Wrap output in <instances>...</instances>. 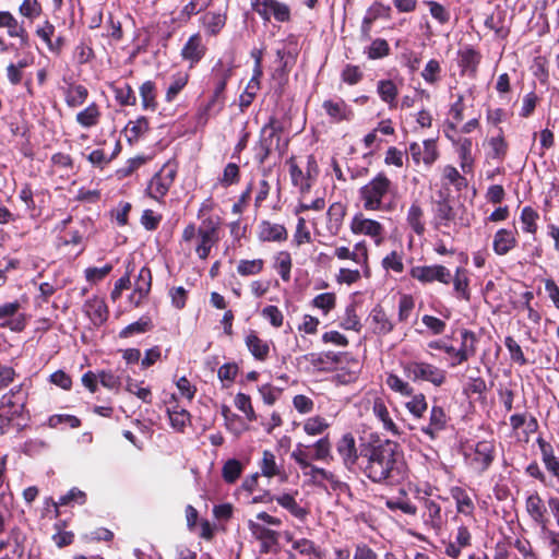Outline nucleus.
<instances>
[{
    "label": "nucleus",
    "mask_w": 559,
    "mask_h": 559,
    "mask_svg": "<svg viewBox=\"0 0 559 559\" xmlns=\"http://www.w3.org/2000/svg\"><path fill=\"white\" fill-rule=\"evenodd\" d=\"M504 345L508 348L511 359L520 365H526L527 360L522 352L521 346L515 342L512 336H507Z\"/></svg>",
    "instance_id": "60"
},
{
    "label": "nucleus",
    "mask_w": 559,
    "mask_h": 559,
    "mask_svg": "<svg viewBox=\"0 0 559 559\" xmlns=\"http://www.w3.org/2000/svg\"><path fill=\"white\" fill-rule=\"evenodd\" d=\"M373 332L380 335L390 333L393 330V324L388 318L386 313L379 307L372 309L370 313Z\"/></svg>",
    "instance_id": "28"
},
{
    "label": "nucleus",
    "mask_w": 559,
    "mask_h": 559,
    "mask_svg": "<svg viewBox=\"0 0 559 559\" xmlns=\"http://www.w3.org/2000/svg\"><path fill=\"white\" fill-rule=\"evenodd\" d=\"M406 408L414 417H423L424 413L427 411V402L425 395H414L412 400L406 403Z\"/></svg>",
    "instance_id": "55"
},
{
    "label": "nucleus",
    "mask_w": 559,
    "mask_h": 559,
    "mask_svg": "<svg viewBox=\"0 0 559 559\" xmlns=\"http://www.w3.org/2000/svg\"><path fill=\"white\" fill-rule=\"evenodd\" d=\"M485 26L495 32L499 38H506L509 35V28L503 25V19H496L492 14L485 20Z\"/></svg>",
    "instance_id": "62"
},
{
    "label": "nucleus",
    "mask_w": 559,
    "mask_h": 559,
    "mask_svg": "<svg viewBox=\"0 0 559 559\" xmlns=\"http://www.w3.org/2000/svg\"><path fill=\"white\" fill-rule=\"evenodd\" d=\"M435 225L437 228L440 226H449L450 222L454 219L455 213L447 199L439 200L435 203Z\"/></svg>",
    "instance_id": "26"
},
{
    "label": "nucleus",
    "mask_w": 559,
    "mask_h": 559,
    "mask_svg": "<svg viewBox=\"0 0 559 559\" xmlns=\"http://www.w3.org/2000/svg\"><path fill=\"white\" fill-rule=\"evenodd\" d=\"M322 106L325 112L335 121L349 120L352 117V111L343 100H325Z\"/></svg>",
    "instance_id": "30"
},
{
    "label": "nucleus",
    "mask_w": 559,
    "mask_h": 559,
    "mask_svg": "<svg viewBox=\"0 0 559 559\" xmlns=\"http://www.w3.org/2000/svg\"><path fill=\"white\" fill-rule=\"evenodd\" d=\"M242 472V465L236 459L228 460L222 471L223 478L226 483L233 484L235 483Z\"/></svg>",
    "instance_id": "47"
},
{
    "label": "nucleus",
    "mask_w": 559,
    "mask_h": 559,
    "mask_svg": "<svg viewBox=\"0 0 559 559\" xmlns=\"http://www.w3.org/2000/svg\"><path fill=\"white\" fill-rule=\"evenodd\" d=\"M218 227V221L213 217L203 219L199 227L189 224L182 231V240L189 242L197 239L195 253L200 259L205 260L219 239Z\"/></svg>",
    "instance_id": "2"
},
{
    "label": "nucleus",
    "mask_w": 559,
    "mask_h": 559,
    "mask_svg": "<svg viewBox=\"0 0 559 559\" xmlns=\"http://www.w3.org/2000/svg\"><path fill=\"white\" fill-rule=\"evenodd\" d=\"M281 132L282 126L275 117H271L269 122L261 129L259 143L254 147V158L260 165L266 162L273 151H277L280 156L283 155Z\"/></svg>",
    "instance_id": "4"
},
{
    "label": "nucleus",
    "mask_w": 559,
    "mask_h": 559,
    "mask_svg": "<svg viewBox=\"0 0 559 559\" xmlns=\"http://www.w3.org/2000/svg\"><path fill=\"white\" fill-rule=\"evenodd\" d=\"M253 10L265 21L274 16L278 22H285L290 16L289 8L276 0H257L253 3Z\"/></svg>",
    "instance_id": "10"
},
{
    "label": "nucleus",
    "mask_w": 559,
    "mask_h": 559,
    "mask_svg": "<svg viewBox=\"0 0 559 559\" xmlns=\"http://www.w3.org/2000/svg\"><path fill=\"white\" fill-rule=\"evenodd\" d=\"M236 407L242 412L249 420L255 419V413L251 405L250 396L243 393H238L235 397Z\"/></svg>",
    "instance_id": "61"
},
{
    "label": "nucleus",
    "mask_w": 559,
    "mask_h": 559,
    "mask_svg": "<svg viewBox=\"0 0 559 559\" xmlns=\"http://www.w3.org/2000/svg\"><path fill=\"white\" fill-rule=\"evenodd\" d=\"M465 270L457 267L455 277L453 280L454 290L460 294L463 298L468 299V278L465 274Z\"/></svg>",
    "instance_id": "57"
},
{
    "label": "nucleus",
    "mask_w": 559,
    "mask_h": 559,
    "mask_svg": "<svg viewBox=\"0 0 559 559\" xmlns=\"http://www.w3.org/2000/svg\"><path fill=\"white\" fill-rule=\"evenodd\" d=\"M240 178V169L239 166L235 163H228L223 171L222 177L219 178V182L223 187H229L239 181Z\"/></svg>",
    "instance_id": "52"
},
{
    "label": "nucleus",
    "mask_w": 559,
    "mask_h": 559,
    "mask_svg": "<svg viewBox=\"0 0 559 559\" xmlns=\"http://www.w3.org/2000/svg\"><path fill=\"white\" fill-rule=\"evenodd\" d=\"M336 449L343 460L344 465L350 469L358 460L356 443L353 435L345 433L338 441Z\"/></svg>",
    "instance_id": "18"
},
{
    "label": "nucleus",
    "mask_w": 559,
    "mask_h": 559,
    "mask_svg": "<svg viewBox=\"0 0 559 559\" xmlns=\"http://www.w3.org/2000/svg\"><path fill=\"white\" fill-rule=\"evenodd\" d=\"M313 460L329 462L331 455V442L328 437L319 439L314 444Z\"/></svg>",
    "instance_id": "53"
},
{
    "label": "nucleus",
    "mask_w": 559,
    "mask_h": 559,
    "mask_svg": "<svg viewBox=\"0 0 559 559\" xmlns=\"http://www.w3.org/2000/svg\"><path fill=\"white\" fill-rule=\"evenodd\" d=\"M262 50L253 49L251 51V57L254 59L253 74L248 84V88H260V78L262 76Z\"/></svg>",
    "instance_id": "51"
},
{
    "label": "nucleus",
    "mask_w": 559,
    "mask_h": 559,
    "mask_svg": "<svg viewBox=\"0 0 559 559\" xmlns=\"http://www.w3.org/2000/svg\"><path fill=\"white\" fill-rule=\"evenodd\" d=\"M176 174V166L171 163H166L162 169L151 179L147 187L148 194L155 200L163 198L173 185Z\"/></svg>",
    "instance_id": "7"
},
{
    "label": "nucleus",
    "mask_w": 559,
    "mask_h": 559,
    "mask_svg": "<svg viewBox=\"0 0 559 559\" xmlns=\"http://www.w3.org/2000/svg\"><path fill=\"white\" fill-rule=\"evenodd\" d=\"M462 344L460 349H456L455 353V361L451 362L452 367H455L465 360H467L471 356L475 355L476 352V336L472 331L463 330L462 331Z\"/></svg>",
    "instance_id": "20"
},
{
    "label": "nucleus",
    "mask_w": 559,
    "mask_h": 559,
    "mask_svg": "<svg viewBox=\"0 0 559 559\" xmlns=\"http://www.w3.org/2000/svg\"><path fill=\"white\" fill-rule=\"evenodd\" d=\"M526 511L528 515L532 518V520L537 523L538 525H542L543 527L547 524L546 519V507L544 504V501L542 500L540 496L537 492H534L526 498Z\"/></svg>",
    "instance_id": "21"
},
{
    "label": "nucleus",
    "mask_w": 559,
    "mask_h": 559,
    "mask_svg": "<svg viewBox=\"0 0 559 559\" xmlns=\"http://www.w3.org/2000/svg\"><path fill=\"white\" fill-rule=\"evenodd\" d=\"M493 451L495 447L490 441L477 442L471 461L474 468L478 472H485L493 461Z\"/></svg>",
    "instance_id": "15"
},
{
    "label": "nucleus",
    "mask_w": 559,
    "mask_h": 559,
    "mask_svg": "<svg viewBox=\"0 0 559 559\" xmlns=\"http://www.w3.org/2000/svg\"><path fill=\"white\" fill-rule=\"evenodd\" d=\"M390 52L389 44L385 39H374L368 48V57L370 59H379L388 56Z\"/></svg>",
    "instance_id": "58"
},
{
    "label": "nucleus",
    "mask_w": 559,
    "mask_h": 559,
    "mask_svg": "<svg viewBox=\"0 0 559 559\" xmlns=\"http://www.w3.org/2000/svg\"><path fill=\"white\" fill-rule=\"evenodd\" d=\"M206 48L202 44L200 34L192 35L185 44L181 56L185 60L189 61L191 66L198 63L205 55Z\"/></svg>",
    "instance_id": "19"
},
{
    "label": "nucleus",
    "mask_w": 559,
    "mask_h": 559,
    "mask_svg": "<svg viewBox=\"0 0 559 559\" xmlns=\"http://www.w3.org/2000/svg\"><path fill=\"white\" fill-rule=\"evenodd\" d=\"M87 88L83 85H74L69 87L66 102L70 107L81 106L87 98Z\"/></svg>",
    "instance_id": "45"
},
{
    "label": "nucleus",
    "mask_w": 559,
    "mask_h": 559,
    "mask_svg": "<svg viewBox=\"0 0 559 559\" xmlns=\"http://www.w3.org/2000/svg\"><path fill=\"white\" fill-rule=\"evenodd\" d=\"M378 93L380 98L390 105L391 108L396 106L397 87L391 80H382L378 82Z\"/></svg>",
    "instance_id": "36"
},
{
    "label": "nucleus",
    "mask_w": 559,
    "mask_h": 559,
    "mask_svg": "<svg viewBox=\"0 0 559 559\" xmlns=\"http://www.w3.org/2000/svg\"><path fill=\"white\" fill-rule=\"evenodd\" d=\"M451 496L456 502V510L463 514H471L474 510V503L469 495L461 487H453Z\"/></svg>",
    "instance_id": "33"
},
{
    "label": "nucleus",
    "mask_w": 559,
    "mask_h": 559,
    "mask_svg": "<svg viewBox=\"0 0 559 559\" xmlns=\"http://www.w3.org/2000/svg\"><path fill=\"white\" fill-rule=\"evenodd\" d=\"M289 175L294 186L299 187L301 193L309 192L311 185L309 182V175L305 176L299 166L295 163L294 158L288 159Z\"/></svg>",
    "instance_id": "32"
},
{
    "label": "nucleus",
    "mask_w": 559,
    "mask_h": 559,
    "mask_svg": "<svg viewBox=\"0 0 559 559\" xmlns=\"http://www.w3.org/2000/svg\"><path fill=\"white\" fill-rule=\"evenodd\" d=\"M424 508L425 511L423 513V518L425 524L436 532L440 531L443 524V519L439 503L431 499H425Z\"/></svg>",
    "instance_id": "22"
},
{
    "label": "nucleus",
    "mask_w": 559,
    "mask_h": 559,
    "mask_svg": "<svg viewBox=\"0 0 559 559\" xmlns=\"http://www.w3.org/2000/svg\"><path fill=\"white\" fill-rule=\"evenodd\" d=\"M126 389L131 394L136 395L144 403L152 402V394H151L150 389L141 386L138 382H135L131 378L127 379Z\"/></svg>",
    "instance_id": "59"
},
{
    "label": "nucleus",
    "mask_w": 559,
    "mask_h": 559,
    "mask_svg": "<svg viewBox=\"0 0 559 559\" xmlns=\"http://www.w3.org/2000/svg\"><path fill=\"white\" fill-rule=\"evenodd\" d=\"M346 214V206L341 202L332 203L326 212V222L322 227H317L316 233L319 236L332 238L336 236L343 225Z\"/></svg>",
    "instance_id": "8"
},
{
    "label": "nucleus",
    "mask_w": 559,
    "mask_h": 559,
    "mask_svg": "<svg viewBox=\"0 0 559 559\" xmlns=\"http://www.w3.org/2000/svg\"><path fill=\"white\" fill-rule=\"evenodd\" d=\"M275 500L280 506L288 510L294 516L298 519H305L308 513L307 510L300 507L295 498L289 493L277 496Z\"/></svg>",
    "instance_id": "38"
},
{
    "label": "nucleus",
    "mask_w": 559,
    "mask_h": 559,
    "mask_svg": "<svg viewBox=\"0 0 559 559\" xmlns=\"http://www.w3.org/2000/svg\"><path fill=\"white\" fill-rule=\"evenodd\" d=\"M382 266L385 270H392L396 273H402L404 270L402 254L396 251H392L383 258Z\"/></svg>",
    "instance_id": "63"
},
{
    "label": "nucleus",
    "mask_w": 559,
    "mask_h": 559,
    "mask_svg": "<svg viewBox=\"0 0 559 559\" xmlns=\"http://www.w3.org/2000/svg\"><path fill=\"white\" fill-rule=\"evenodd\" d=\"M100 112L98 106L93 103L84 110L78 112L76 122L83 128H92L99 121Z\"/></svg>",
    "instance_id": "35"
},
{
    "label": "nucleus",
    "mask_w": 559,
    "mask_h": 559,
    "mask_svg": "<svg viewBox=\"0 0 559 559\" xmlns=\"http://www.w3.org/2000/svg\"><path fill=\"white\" fill-rule=\"evenodd\" d=\"M246 345L257 360L264 361L270 354L267 342L261 340L253 331L246 336Z\"/></svg>",
    "instance_id": "27"
},
{
    "label": "nucleus",
    "mask_w": 559,
    "mask_h": 559,
    "mask_svg": "<svg viewBox=\"0 0 559 559\" xmlns=\"http://www.w3.org/2000/svg\"><path fill=\"white\" fill-rule=\"evenodd\" d=\"M264 261L262 259L240 260L237 265V272L241 276L257 275L262 272Z\"/></svg>",
    "instance_id": "43"
},
{
    "label": "nucleus",
    "mask_w": 559,
    "mask_h": 559,
    "mask_svg": "<svg viewBox=\"0 0 559 559\" xmlns=\"http://www.w3.org/2000/svg\"><path fill=\"white\" fill-rule=\"evenodd\" d=\"M392 191V181L384 173H379L374 178L364 185L358 193L362 207L366 211H383L389 209L385 204V200Z\"/></svg>",
    "instance_id": "3"
},
{
    "label": "nucleus",
    "mask_w": 559,
    "mask_h": 559,
    "mask_svg": "<svg viewBox=\"0 0 559 559\" xmlns=\"http://www.w3.org/2000/svg\"><path fill=\"white\" fill-rule=\"evenodd\" d=\"M152 328L151 321L147 318H141L139 321L127 325L120 331L119 336L121 338H128L134 334H141L148 331Z\"/></svg>",
    "instance_id": "49"
},
{
    "label": "nucleus",
    "mask_w": 559,
    "mask_h": 559,
    "mask_svg": "<svg viewBox=\"0 0 559 559\" xmlns=\"http://www.w3.org/2000/svg\"><path fill=\"white\" fill-rule=\"evenodd\" d=\"M405 376L412 381H427L440 386L445 381V371L424 361H407L403 365Z\"/></svg>",
    "instance_id": "5"
},
{
    "label": "nucleus",
    "mask_w": 559,
    "mask_h": 559,
    "mask_svg": "<svg viewBox=\"0 0 559 559\" xmlns=\"http://www.w3.org/2000/svg\"><path fill=\"white\" fill-rule=\"evenodd\" d=\"M85 311L95 323H103L107 320L108 309L104 300L93 298L86 301Z\"/></svg>",
    "instance_id": "29"
},
{
    "label": "nucleus",
    "mask_w": 559,
    "mask_h": 559,
    "mask_svg": "<svg viewBox=\"0 0 559 559\" xmlns=\"http://www.w3.org/2000/svg\"><path fill=\"white\" fill-rule=\"evenodd\" d=\"M248 527L252 536L260 542V552L267 554L278 543V533L254 521H249Z\"/></svg>",
    "instance_id": "14"
},
{
    "label": "nucleus",
    "mask_w": 559,
    "mask_h": 559,
    "mask_svg": "<svg viewBox=\"0 0 559 559\" xmlns=\"http://www.w3.org/2000/svg\"><path fill=\"white\" fill-rule=\"evenodd\" d=\"M328 421L320 417L313 416L308 418L304 424V430L309 436H318L329 428Z\"/></svg>",
    "instance_id": "50"
},
{
    "label": "nucleus",
    "mask_w": 559,
    "mask_h": 559,
    "mask_svg": "<svg viewBox=\"0 0 559 559\" xmlns=\"http://www.w3.org/2000/svg\"><path fill=\"white\" fill-rule=\"evenodd\" d=\"M538 213L532 209L531 206H525L521 212V223H522V229L525 233L528 234H536L537 230V219H538Z\"/></svg>",
    "instance_id": "42"
},
{
    "label": "nucleus",
    "mask_w": 559,
    "mask_h": 559,
    "mask_svg": "<svg viewBox=\"0 0 559 559\" xmlns=\"http://www.w3.org/2000/svg\"><path fill=\"white\" fill-rule=\"evenodd\" d=\"M424 211L421 206L414 202L407 212V223L411 228L418 235L421 236L425 233V224L423 222Z\"/></svg>",
    "instance_id": "31"
},
{
    "label": "nucleus",
    "mask_w": 559,
    "mask_h": 559,
    "mask_svg": "<svg viewBox=\"0 0 559 559\" xmlns=\"http://www.w3.org/2000/svg\"><path fill=\"white\" fill-rule=\"evenodd\" d=\"M443 176L457 190H461L467 185L466 179L463 176H461L457 169L453 166H445L443 169Z\"/></svg>",
    "instance_id": "64"
},
{
    "label": "nucleus",
    "mask_w": 559,
    "mask_h": 559,
    "mask_svg": "<svg viewBox=\"0 0 559 559\" xmlns=\"http://www.w3.org/2000/svg\"><path fill=\"white\" fill-rule=\"evenodd\" d=\"M361 456L366 459L364 473L373 483L394 481L402 474L395 442L385 440L378 444H368Z\"/></svg>",
    "instance_id": "1"
},
{
    "label": "nucleus",
    "mask_w": 559,
    "mask_h": 559,
    "mask_svg": "<svg viewBox=\"0 0 559 559\" xmlns=\"http://www.w3.org/2000/svg\"><path fill=\"white\" fill-rule=\"evenodd\" d=\"M373 413L377 416V418H379L382 421L383 428L386 431H390L394 436L400 435V430H399L397 426L395 425V423L390 417L389 411L383 402H381V401L374 402Z\"/></svg>",
    "instance_id": "34"
},
{
    "label": "nucleus",
    "mask_w": 559,
    "mask_h": 559,
    "mask_svg": "<svg viewBox=\"0 0 559 559\" xmlns=\"http://www.w3.org/2000/svg\"><path fill=\"white\" fill-rule=\"evenodd\" d=\"M26 403V395L21 386L12 389L0 399V419L7 423L21 417Z\"/></svg>",
    "instance_id": "6"
},
{
    "label": "nucleus",
    "mask_w": 559,
    "mask_h": 559,
    "mask_svg": "<svg viewBox=\"0 0 559 559\" xmlns=\"http://www.w3.org/2000/svg\"><path fill=\"white\" fill-rule=\"evenodd\" d=\"M152 285V274L148 267H142L135 281L134 290L130 296L131 302L139 307L147 297Z\"/></svg>",
    "instance_id": "17"
},
{
    "label": "nucleus",
    "mask_w": 559,
    "mask_h": 559,
    "mask_svg": "<svg viewBox=\"0 0 559 559\" xmlns=\"http://www.w3.org/2000/svg\"><path fill=\"white\" fill-rule=\"evenodd\" d=\"M257 235L263 242H283L287 240L288 233L284 225L272 223L270 221H261L257 228Z\"/></svg>",
    "instance_id": "13"
},
{
    "label": "nucleus",
    "mask_w": 559,
    "mask_h": 559,
    "mask_svg": "<svg viewBox=\"0 0 559 559\" xmlns=\"http://www.w3.org/2000/svg\"><path fill=\"white\" fill-rule=\"evenodd\" d=\"M411 276L421 283L438 281L442 284H449L452 277L450 271L439 264L414 266L411 270Z\"/></svg>",
    "instance_id": "9"
},
{
    "label": "nucleus",
    "mask_w": 559,
    "mask_h": 559,
    "mask_svg": "<svg viewBox=\"0 0 559 559\" xmlns=\"http://www.w3.org/2000/svg\"><path fill=\"white\" fill-rule=\"evenodd\" d=\"M350 230L356 235H366L373 238L377 245L382 241L383 226L378 221L367 218L362 214L354 216Z\"/></svg>",
    "instance_id": "11"
},
{
    "label": "nucleus",
    "mask_w": 559,
    "mask_h": 559,
    "mask_svg": "<svg viewBox=\"0 0 559 559\" xmlns=\"http://www.w3.org/2000/svg\"><path fill=\"white\" fill-rule=\"evenodd\" d=\"M226 16L219 13H206L203 16V24L210 35H216L224 27Z\"/></svg>",
    "instance_id": "44"
},
{
    "label": "nucleus",
    "mask_w": 559,
    "mask_h": 559,
    "mask_svg": "<svg viewBox=\"0 0 559 559\" xmlns=\"http://www.w3.org/2000/svg\"><path fill=\"white\" fill-rule=\"evenodd\" d=\"M189 75L186 72H178L177 74L173 75L171 82L166 92V100L169 103L173 102L187 85Z\"/></svg>",
    "instance_id": "40"
},
{
    "label": "nucleus",
    "mask_w": 559,
    "mask_h": 559,
    "mask_svg": "<svg viewBox=\"0 0 559 559\" xmlns=\"http://www.w3.org/2000/svg\"><path fill=\"white\" fill-rule=\"evenodd\" d=\"M275 266L283 281L287 282L290 278L292 258L287 251H281L275 257Z\"/></svg>",
    "instance_id": "48"
},
{
    "label": "nucleus",
    "mask_w": 559,
    "mask_h": 559,
    "mask_svg": "<svg viewBox=\"0 0 559 559\" xmlns=\"http://www.w3.org/2000/svg\"><path fill=\"white\" fill-rule=\"evenodd\" d=\"M516 246V238L509 229H499L493 237L492 248L498 255H504Z\"/></svg>",
    "instance_id": "24"
},
{
    "label": "nucleus",
    "mask_w": 559,
    "mask_h": 559,
    "mask_svg": "<svg viewBox=\"0 0 559 559\" xmlns=\"http://www.w3.org/2000/svg\"><path fill=\"white\" fill-rule=\"evenodd\" d=\"M408 152L416 164L423 162L426 166H431L439 155L435 140H425L423 144L413 142Z\"/></svg>",
    "instance_id": "12"
},
{
    "label": "nucleus",
    "mask_w": 559,
    "mask_h": 559,
    "mask_svg": "<svg viewBox=\"0 0 559 559\" xmlns=\"http://www.w3.org/2000/svg\"><path fill=\"white\" fill-rule=\"evenodd\" d=\"M260 467L262 475L269 478L276 476L281 473L280 467L277 466L275 461V455L269 450H265L263 452Z\"/></svg>",
    "instance_id": "46"
},
{
    "label": "nucleus",
    "mask_w": 559,
    "mask_h": 559,
    "mask_svg": "<svg viewBox=\"0 0 559 559\" xmlns=\"http://www.w3.org/2000/svg\"><path fill=\"white\" fill-rule=\"evenodd\" d=\"M460 56V64L463 70L474 75L480 62V55L476 50L467 48L463 50Z\"/></svg>",
    "instance_id": "39"
},
{
    "label": "nucleus",
    "mask_w": 559,
    "mask_h": 559,
    "mask_svg": "<svg viewBox=\"0 0 559 559\" xmlns=\"http://www.w3.org/2000/svg\"><path fill=\"white\" fill-rule=\"evenodd\" d=\"M302 474L310 477L311 483L319 487H323L324 480L329 481L333 488H336L341 484L333 473L313 464H310V467L304 469Z\"/></svg>",
    "instance_id": "25"
},
{
    "label": "nucleus",
    "mask_w": 559,
    "mask_h": 559,
    "mask_svg": "<svg viewBox=\"0 0 559 559\" xmlns=\"http://www.w3.org/2000/svg\"><path fill=\"white\" fill-rule=\"evenodd\" d=\"M167 413L171 426L179 431L182 430L186 427L187 423H189L190 420V414L183 408H176L173 411L168 408Z\"/></svg>",
    "instance_id": "56"
},
{
    "label": "nucleus",
    "mask_w": 559,
    "mask_h": 559,
    "mask_svg": "<svg viewBox=\"0 0 559 559\" xmlns=\"http://www.w3.org/2000/svg\"><path fill=\"white\" fill-rule=\"evenodd\" d=\"M472 145V140L467 138L459 142L457 152L461 159V168L464 173H471L473 168Z\"/></svg>",
    "instance_id": "37"
},
{
    "label": "nucleus",
    "mask_w": 559,
    "mask_h": 559,
    "mask_svg": "<svg viewBox=\"0 0 559 559\" xmlns=\"http://www.w3.org/2000/svg\"><path fill=\"white\" fill-rule=\"evenodd\" d=\"M447 420L448 418L443 408L441 406L435 405L430 411L429 424L424 426L421 431L433 439L439 431L444 429Z\"/></svg>",
    "instance_id": "23"
},
{
    "label": "nucleus",
    "mask_w": 559,
    "mask_h": 559,
    "mask_svg": "<svg viewBox=\"0 0 559 559\" xmlns=\"http://www.w3.org/2000/svg\"><path fill=\"white\" fill-rule=\"evenodd\" d=\"M115 97H116V100L122 106H133V105H135V102H136L134 92L129 84H124L123 86L116 87L115 88Z\"/></svg>",
    "instance_id": "54"
},
{
    "label": "nucleus",
    "mask_w": 559,
    "mask_h": 559,
    "mask_svg": "<svg viewBox=\"0 0 559 559\" xmlns=\"http://www.w3.org/2000/svg\"><path fill=\"white\" fill-rule=\"evenodd\" d=\"M7 28L10 37H16L20 39L21 46L28 45V35L26 29L9 11H0V28Z\"/></svg>",
    "instance_id": "16"
},
{
    "label": "nucleus",
    "mask_w": 559,
    "mask_h": 559,
    "mask_svg": "<svg viewBox=\"0 0 559 559\" xmlns=\"http://www.w3.org/2000/svg\"><path fill=\"white\" fill-rule=\"evenodd\" d=\"M140 95L142 98V107L145 110H155L156 109V94H155V85L152 81L144 82L140 87Z\"/></svg>",
    "instance_id": "41"
}]
</instances>
